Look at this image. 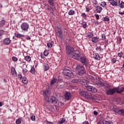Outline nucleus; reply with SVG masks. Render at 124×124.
<instances>
[{
  "label": "nucleus",
  "mask_w": 124,
  "mask_h": 124,
  "mask_svg": "<svg viewBox=\"0 0 124 124\" xmlns=\"http://www.w3.org/2000/svg\"><path fill=\"white\" fill-rule=\"evenodd\" d=\"M12 60L14 61V62H17V61H18V58H17L15 56H13L12 57Z\"/></svg>",
  "instance_id": "40"
},
{
  "label": "nucleus",
  "mask_w": 124,
  "mask_h": 124,
  "mask_svg": "<svg viewBox=\"0 0 124 124\" xmlns=\"http://www.w3.org/2000/svg\"><path fill=\"white\" fill-rule=\"evenodd\" d=\"M27 40H30L31 39L30 37H28L27 38Z\"/></svg>",
  "instance_id": "60"
},
{
  "label": "nucleus",
  "mask_w": 124,
  "mask_h": 124,
  "mask_svg": "<svg viewBox=\"0 0 124 124\" xmlns=\"http://www.w3.org/2000/svg\"><path fill=\"white\" fill-rule=\"evenodd\" d=\"M119 6L121 8H124V2L122 1L121 4H120Z\"/></svg>",
  "instance_id": "42"
},
{
  "label": "nucleus",
  "mask_w": 124,
  "mask_h": 124,
  "mask_svg": "<svg viewBox=\"0 0 124 124\" xmlns=\"http://www.w3.org/2000/svg\"><path fill=\"white\" fill-rule=\"evenodd\" d=\"M93 114H94V115H95V116H97V114H98V112H97V111H94V112H93Z\"/></svg>",
  "instance_id": "53"
},
{
  "label": "nucleus",
  "mask_w": 124,
  "mask_h": 124,
  "mask_svg": "<svg viewBox=\"0 0 124 124\" xmlns=\"http://www.w3.org/2000/svg\"><path fill=\"white\" fill-rule=\"evenodd\" d=\"M120 113L121 116H124V109H120Z\"/></svg>",
  "instance_id": "39"
},
{
  "label": "nucleus",
  "mask_w": 124,
  "mask_h": 124,
  "mask_svg": "<svg viewBox=\"0 0 124 124\" xmlns=\"http://www.w3.org/2000/svg\"><path fill=\"white\" fill-rule=\"evenodd\" d=\"M21 28L23 31H28L30 28V25L27 22H23L21 25Z\"/></svg>",
  "instance_id": "9"
},
{
  "label": "nucleus",
  "mask_w": 124,
  "mask_h": 124,
  "mask_svg": "<svg viewBox=\"0 0 124 124\" xmlns=\"http://www.w3.org/2000/svg\"><path fill=\"white\" fill-rule=\"evenodd\" d=\"M79 62H80L81 63H83V64H84L86 67H88L89 65V60H88L86 57L84 56L79 57Z\"/></svg>",
  "instance_id": "7"
},
{
  "label": "nucleus",
  "mask_w": 124,
  "mask_h": 124,
  "mask_svg": "<svg viewBox=\"0 0 124 124\" xmlns=\"http://www.w3.org/2000/svg\"><path fill=\"white\" fill-rule=\"evenodd\" d=\"M107 88H110L111 87V85H110L109 84H107L106 86Z\"/></svg>",
  "instance_id": "58"
},
{
  "label": "nucleus",
  "mask_w": 124,
  "mask_h": 124,
  "mask_svg": "<svg viewBox=\"0 0 124 124\" xmlns=\"http://www.w3.org/2000/svg\"><path fill=\"white\" fill-rule=\"evenodd\" d=\"M0 7H2V5L0 3Z\"/></svg>",
  "instance_id": "64"
},
{
  "label": "nucleus",
  "mask_w": 124,
  "mask_h": 124,
  "mask_svg": "<svg viewBox=\"0 0 124 124\" xmlns=\"http://www.w3.org/2000/svg\"><path fill=\"white\" fill-rule=\"evenodd\" d=\"M111 111H113V112H115V113L118 114L121 111V109L117 108L116 107H111Z\"/></svg>",
  "instance_id": "15"
},
{
  "label": "nucleus",
  "mask_w": 124,
  "mask_h": 124,
  "mask_svg": "<svg viewBox=\"0 0 124 124\" xmlns=\"http://www.w3.org/2000/svg\"><path fill=\"white\" fill-rule=\"evenodd\" d=\"M93 56V58H94L95 60H97L98 61H99V60H100V56H99V54L97 53H95Z\"/></svg>",
  "instance_id": "22"
},
{
  "label": "nucleus",
  "mask_w": 124,
  "mask_h": 124,
  "mask_svg": "<svg viewBox=\"0 0 124 124\" xmlns=\"http://www.w3.org/2000/svg\"><path fill=\"white\" fill-rule=\"evenodd\" d=\"M22 73L24 74V75H25V74H28V69L26 68H23L22 69Z\"/></svg>",
  "instance_id": "32"
},
{
  "label": "nucleus",
  "mask_w": 124,
  "mask_h": 124,
  "mask_svg": "<svg viewBox=\"0 0 124 124\" xmlns=\"http://www.w3.org/2000/svg\"><path fill=\"white\" fill-rule=\"evenodd\" d=\"M4 34V31L3 30H0V39H1L2 38V35Z\"/></svg>",
  "instance_id": "30"
},
{
  "label": "nucleus",
  "mask_w": 124,
  "mask_h": 124,
  "mask_svg": "<svg viewBox=\"0 0 124 124\" xmlns=\"http://www.w3.org/2000/svg\"><path fill=\"white\" fill-rule=\"evenodd\" d=\"M106 93L108 95H113L117 93V88H109L107 90Z\"/></svg>",
  "instance_id": "8"
},
{
  "label": "nucleus",
  "mask_w": 124,
  "mask_h": 124,
  "mask_svg": "<svg viewBox=\"0 0 124 124\" xmlns=\"http://www.w3.org/2000/svg\"><path fill=\"white\" fill-rule=\"evenodd\" d=\"M74 13H75L74 10H70L69 11L68 14L69 15H74Z\"/></svg>",
  "instance_id": "34"
},
{
  "label": "nucleus",
  "mask_w": 124,
  "mask_h": 124,
  "mask_svg": "<svg viewBox=\"0 0 124 124\" xmlns=\"http://www.w3.org/2000/svg\"><path fill=\"white\" fill-rule=\"evenodd\" d=\"M44 67L45 71H47V70L49 69V65H48L47 63H45L44 65Z\"/></svg>",
  "instance_id": "24"
},
{
  "label": "nucleus",
  "mask_w": 124,
  "mask_h": 124,
  "mask_svg": "<svg viewBox=\"0 0 124 124\" xmlns=\"http://www.w3.org/2000/svg\"><path fill=\"white\" fill-rule=\"evenodd\" d=\"M65 98L67 100H69L71 98V93L69 92H66L64 94Z\"/></svg>",
  "instance_id": "13"
},
{
  "label": "nucleus",
  "mask_w": 124,
  "mask_h": 124,
  "mask_svg": "<svg viewBox=\"0 0 124 124\" xmlns=\"http://www.w3.org/2000/svg\"><path fill=\"white\" fill-rule=\"evenodd\" d=\"M109 20H110V19L109 18V17H108V16H106L103 19V21H104L105 22H107V21H109Z\"/></svg>",
  "instance_id": "36"
},
{
  "label": "nucleus",
  "mask_w": 124,
  "mask_h": 124,
  "mask_svg": "<svg viewBox=\"0 0 124 124\" xmlns=\"http://www.w3.org/2000/svg\"><path fill=\"white\" fill-rule=\"evenodd\" d=\"M99 38L97 37H93L92 38V41L93 43H97L98 42Z\"/></svg>",
  "instance_id": "19"
},
{
  "label": "nucleus",
  "mask_w": 124,
  "mask_h": 124,
  "mask_svg": "<svg viewBox=\"0 0 124 124\" xmlns=\"http://www.w3.org/2000/svg\"><path fill=\"white\" fill-rule=\"evenodd\" d=\"M48 3L50 5H51L52 6H54L55 3H54V0H48Z\"/></svg>",
  "instance_id": "27"
},
{
  "label": "nucleus",
  "mask_w": 124,
  "mask_h": 124,
  "mask_svg": "<svg viewBox=\"0 0 124 124\" xmlns=\"http://www.w3.org/2000/svg\"><path fill=\"white\" fill-rule=\"evenodd\" d=\"M98 124H113V122L111 121H100L99 122Z\"/></svg>",
  "instance_id": "16"
},
{
  "label": "nucleus",
  "mask_w": 124,
  "mask_h": 124,
  "mask_svg": "<svg viewBox=\"0 0 124 124\" xmlns=\"http://www.w3.org/2000/svg\"><path fill=\"white\" fill-rule=\"evenodd\" d=\"M11 70L12 75H17V72L14 67H12Z\"/></svg>",
  "instance_id": "21"
},
{
  "label": "nucleus",
  "mask_w": 124,
  "mask_h": 124,
  "mask_svg": "<svg viewBox=\"0 0 124 124\" xmlns=\"http://www.w3.org/2000/svg\"><path fill=\"white\" fill-rule=\"evenodd\" d=\"M82 26L84 29H86V28H87V24H86V23L85 22L82 23Z\"/></svg>",
  "instance_id": "43"
},
{
  "label": "nucleus",
  "mask_w": 124,
  "mask_h": 124,
  "mask_svg": "<svg viewBox=\"0 0 124 124\" xmlns=\"http://www.w3.org/2000/svg\"><path fill=\"white\" fill-rule=\"evenodd\" d=\"M46 102H51V103H53V104H57V102H58V98L55 96H52L50 98L46 99Z\"/></svg>",
  "instance_id": "10"
},
{
  "label": "nucleus",
  "mask_w": 124,
  "mask_h": 124,
  "mask_svg": "<svg viewBox=\"0 0 124 124\" xmlns=\"http://www.w3.org/2000/svg\"><path fill=\"white\" fill-rule=\"evenodd\" d=\"M58 81H59L60 82H62V79H60V78H59Z\"/></svg>",
  "instance_id": "62"
},
{
  "label": "nucleus",
  "mask_w": 124,
  "mask_h": 124,
  "mask_svg": "<svg viewBox=\"0 0 124 124\" xmlns=\"http://www.w3.org/2000/svg\"><path fill=\"white\" fill-rule=\"evenodd\" d=\"M102 40H106V36L102 35Z\"/></svg>",
  "instance_id": "50"
},
{
  "label": "nucleus",
  "mask_w": 124,
  "mask_h": 124,
  "mask_svg": "<svg viewBox=\"0 0 124 124\" xmlns=\"http://www.w3.org/2000/svg\"><path fill=\"white\" fill-rule=\"evenodd\" d=\"M5 24V21L4 20H2L0 22V27H2Z\"/></svg>",
  "instance_id": "33"
},
{
  "label": "nucleus",
  "mask_w": 124,
  "mask_h": 124,
  "mask_svg": "<svg viewBox=\"0 0 124 124\" xmlns=\"http://www.w3.org/2000/svg\"><path fill=\"white\" fill-rule=\"evenodd\" d=\"M48 54H49V52H48V51H47V50H45V51H44V56H45L46 57L47 56H48Z\"/></svg>",
  "instance_id": "44"
},
{
  "label": "nucleus",
  "mask_w": 124,
  "mask_h": 124,
  "mask_svg": "<svg viewBox=\"0 0 124 124\" xmlns=\"http://www.w3.org/2000/svg\"><path fill=\"white\" fill-rule=\"evenodd\" d=\"M46 6H47L48 10H49L50 11V10H53V8L52 7H51V6H50L49 5L47 4Z\"/></svg>",
  "instance_id": "46"
},
{
  "label": "nucleus",
  "mask_w": 124,
  "mask_h": 124,
  "mask_svg": "<svg viewBox=\"0 0 124 124\" xmlns=\"http://www.w3.org/2000/svg\"><path fill=\"white\" fill-rule=\"evenodd\" d=\"M66 50L67 55H71L72 58L75 60L78 61L80 60V52L78 50H74V48L71 46H66Z\"/></svg>",
  "instance_id": "1"
},
{
  "label": "nucleus",
  "mask_w": 124,
  "mask_h": 124,
  "mask_svg": "<svg viewBox=\"0 0 124 124\" xmlns=\"http://www.w3.org/2000/svg\"><path fill=\"white\" fill-rule=\"evenodd\" d=\"M96 85L98 86V87H103V86H104V82L99 80L98 82L97 81L96 82Z\"/></svg>",
  "instance_id": "18"
},
{
  "label": "nucleus",
  "mask_w": 124,
  "mask_h": 124,
  "mask_svg": "<svg viewBox=\"0 0 124 124\" xmlns=\"http://www.w3.org/2000/svg\"><path fill=\"white\" fill-rule=\"evenodd\" d=\"M56 30L57 35L60 39L62 40V39H63V35L62 34V29H61V28L57 26L56 27Z\"/></svg>",
  "instance_id": "6"
},
{
  "label": "nucleus",
  "mask_w": 124,
  "mask_h": 124,
  "mask_svg": "<svg viewBox=\"0 0 124 124\" xmlns=\"http://www.w3.org/2000/svg\"><path fill=\"white\" fill-rule=\"evenodd\" d=\"M3 81H4V82H5V83H6V79H3Z\"/></svg>",
  "instance_id": "63"
},
{
  "label": "nucleus",
  "mask_w": 124,
  "mask_h": 124,
  "mask_svg": "<svg viewBox=\"0 0 124 124\" xmlns=\"http://www.w3.org/2000/svg\"><path fill=\"white\" fill-rule=\"evenodd\" d=\"M90 92H92V93H96L97 92V90H96L95 88L92 86L91 90H90Z\"/></svg>",
  "instance_id": "31"
},
{
  "label": "nucleus",
  "mask_w": 124,
  "mask_h": 124,
  "mask_svg": "<svg viewBox=\"0 0 124 124\" xmlns=\"http://www.w3.org/2000/svg\"><path fill=\"white\" fill-rule=\"evenodd\" d=\"M25 60L27 61V62H30L31 61V57H30L29 56H27L25 57Z\"/></svg>",
  "instance_id": "35"
},
{
  "label": "nucleus",
  "mask_w": 124,
  "mask_h": 124,
  "mask_svg": "<svg viewBox=\"0 0 124 124\" xmlns=\"http://www.w3.org/2000/svg\"><path fill=\"white\" fill-rule=\"evenodd\" d=\"M64 122H65V120L62 119L61 121H59L58 123L59 124H62L63 123H64Z\"/></svg>",
  "instance_id": "45"
},
{
  "label": "nucleus",
  "mask_w": 124,
  "mask_h": 124,
  "mask_svg": "<svg viewBox=\"0 0 124 124\" xmlns=\"http://www.w3.org/2000/svg\"><path fill=\"white\" fill-rule=\"evenodd\" d=\"M96 11L98 13H101V11H102V7H101L100 6H97L96 7Z\"/></svg>",
  "instance_id": "20"
},
{
  "label": "nucleus",
  "mask_w": 124,
  "mask_h": 124,
  "mask_svg": "<svg viewBox=\"0 0 124 124\" xmlns=\"http://www.w3.org/2000/svg\"><path fill=\"white\" fill-rule=\"evenodd\" d=\"M101 6H102V7H105L106 6V2L105 1L102 2L101 4Z\"/></svg>",
  "instance_id": "37"
},
{
  "label": "nucleus",
  "mask_w": 124,
  "mask_h": 124,
  "mask_svg": "<svg viewBox=\"0 0 124 124\" xmlns=\"http://www.w3.org/2000/svg\"><path fill=\"white\" fill-rule=\"evenodd\" d=\"M31 121H35V116H34V115H32L31 117Z\"/></svg>",
  "instance_id": "48"
},
{
  "label": "nucleus",
  "mask_w": 124,
  "mask_h": 124,
  "mask_svg": "<svg viewBox=\"0 0 124 124\" xmlns=\"http://www.w3.org/2000/svg\"><path fill=\"white\" fill-rule=\"evenodd\" d=\"M87 37L89 38H92V37L93 36V33L92 32H89L87 34Z\"/></svg>",
  "instance_id": "28"
},
{
  "label": "nucleus",
  "mask_w": 124,
  "mask_h": 124,
  "mask_svg": "<svg viewBox=\"0 0 124 124\" xmlns=\"http://www.w3.org/2000/svg\"><path fill=\"white\" fill-rule=\"evenodd\" d=\"M72 82L73 83H78L81 85H84L88 91L90 92L92 91V86L90 85V82L86 79H75L73 80Z\"/></svg>",
  "instance_id": "2"
},
{
  "label": "nucleus",
  "mask_w": 124,
  "mask_h": 124,
  "mask_svg": "<svg viewBox=\"0 0 124 124\" xmlns=\"http://www.w3.org/2000/svg\"><path fill=\"white\" fill-rule=\"evenodd\" d=\"M43 95L44 97H46V99H48L50 97V93H49V90H45L43 92Z\"/></svg>",
  "instance_id": "12"
},
{
  "label": "nucleus",
  "mask_w": 124,
  "mask_h": 124,
  "mask_svg": "<svg viewBox=\"0 0 124 124\" xmlns=\"http://www.w3.org/2000/svg\"><path fill=\"white\" fill-rule=\"evenodd\" d=\"M80 94L81 96L85 97V98H87L88 99L89 98V99H92V100L94 99L93 96L92 95V94L89 91H81L80 93Z\"/></svg>",
  "instance_id": "3"
},
{
  "label": "nucleus",
  "mask_w": 124,
  "mask_h": 124,
  "mask_svg": "<svg viewBox=\"0 0 124 124\" xmlns=\"http://www.w3.org/2000/svg\"><path fill=\"white\" fill-rule=\"evenodd\" d=\"M95 16L97 20H98L99 19V16L98 15L96 14V15H95Z\"/></svg>",
  "instance_id": "52"
},
{
  "label": "nucleus",
  "mask_w": 124,
  "mask_h": 124,
  "mask_svg": "<svg viewBox=\"0 0 124 124\" xmlns=\"http://www.w3.org/2000/svg\"><path fill=\"white\" fill-rule=\"evenodd\" d=\"M47 46L48 47V48H52V47H53V44H52L51 43H48L47 44Z\"/></svg>",
  "instance_id": "38"
},
{
  "label": "nucleus",
  "mask_w": 124,
  "mask_h": 124,
  "mask_svg": "<svg viewBox=\"0 0 124 124\" xmlns=\"http://www.w3.org/2000/svg\"><path fill=\"white\" fill-rule=\"evenodd\" d=\"M116 59L113 58V59H112V62H113L114 63H115V62H116Z\"/></svg>",
  "instance_id": "56"
},
{
  "label": "nucleus",
  "mask_w": 124,
  "mask_h": 124,
  "mask_svg": "<svg viewBox=\"0 0 124 124\" xmlns=\"http://www.w3.org/2000/svg\"><path fill=\"white\" fill-rule=\"evenodd\" d=\"M35 72V69H34V68L32 67V68H31V73H32V74H34Z\"/></svg>",
  "instance_id": "41"
},
{
  "label": "nucleus",
  "mask_w": 124,
  "mask_h": 124,
  "mask_svg": "<svg viewBox=\"0 0 124 124\" xmlns=\"http://www.w3.org/2000/svg\"><path fill=\"white\" fill-rule=\"evenodd\" d=\"M78 70V74L79 76H82L83 74L86 73V70L85 69V67L82 65L81 64H78L77 67Z\"/></svg>",
  "instance_id": "5"
},
{
  "label": "nucleus",
  "mask_w": 124,
  "mask_h": 124,
  "mask_svg": "<svg viewBox=\"0 0 124 124\" xmlns=\"http://www.w3.org/2000/svg\"><path fill=\"white\" fill-rule=\"evenodd\" d=\"M119 13L120 14V15H124V12H119Z\"/></svg>",
  "instance_id": "55"
},
{
  "label": "nucleus",
  "mask_w": 124,
  "mask_h": 124,
  "mask_svg": "<svg viewBox=\"0 0 124 124\" xmlns=\"http://www.w3.org/2000/svg\"><path fill=\"white\" fill-rule=\"evenodd\" d=\"M118 57H120V58H121V57L124 56V53H119L118 54Z\"/></svg>",
  "instance_id": "49"
},
{
  "label": "nucleus",
  "mask_w": 124,
  "mask_h": 124,
  "mask_svg": "<svg viewBox=\"0 0 124 124\" xmlns=\"http://www.w3.org/2000/svg\"><path fill=\"white\" fill-rule=\"evenodd\" d=\"M120 3H121V0H110V4H111L113 6H118V5H120Z\"/></svg>",
  "instance_id": "11"
},
{
  "label": "nucleus",
  "mask_w": 124,
  "mask_h": 124,
  "mask_svg": "<svg viewBox=\"0 0 124 124\" xmlns=\"http://www.w3.org/2000/svg\"><path fill=\"white\" fill-rule=\"evenodd\" d=\"M116 89H117L116 93H122L124 92V87H118L116 88Z\"/></svg>",
  "instance_id": "14"
},
{
  "label": "nucleus",
  "mask_w": 124,
  "mask_h": 124,
  "mask_svg": "<svg viewBox=\"0 0 124 124\" xmlns=\"http://www.w3.org/2000/svg\"><path fill=\"white\" fill-rule=\"evenodd\" d=\"M18 78H19V79H22V75H18Z\"/></svg>",
  "instance_id": "54"
},
{
  "label": "nucleus",
  "mask_w": 124,
  "mask_h": 124,
  "mask_svg": "<svg viewBox=\"0 0 124 124\" xmlns=\"http://www.w3.org/2000/svg\"><path fill=\"white\" fill-rule=\"evenodd\" d=\"M86 10H87V12H89V11H90V8H87Z\"/></svg>",
  "instance_id": "59"
},
{
  "label": "nucleus",
  "mask_w": 124,
  "mask_h": 124,
  "mask_svg": "<svg viewBox=\"0 0 124 124\" xmlns=\"http://www.w3.org/2000/svg\"><path fill=\"white\" fill-rule=\"evenodd\" d=\"M96 51H98V52H101V47H97L96 48Z\"/></svg>",
  "instance_id": "47"
},
{
  "label": "nucleus",
  "mask_w": 124,
  "mask_h": 124,
  "mask_svg": "<svg viewBox=\"0 0 124 124\" xmlns=\"http://www.w3.org/2000/svg\"><path fill=\"white\" fill-rule=\"evenodd\" d=\"M10 42H11V41L10 40V39L8 38L5 39L3 41V43L5 45L10 44Z\"/></svg>",
  "instance_id": "17"
},
{
  "label": "nucleus",
  "mask_w": 124,
  "mask_h": 124,
  "mask_svg": "<svg viewBox=\"0 0 124 124\" xmlns=\"http://www.w3.org/2000/svg\"><path fill=\"white\" fill-rule=\"evenodd\" d=\"M82 16L84 17V19L87 18V15H86V14L85 13L82 14Z\"/></svg>",
  "instance_id": "51"
},
{
  "label": "nucleus",
  "mask_w": 124,
  "mask_h": 124,
  "mask_svg": "<svg viewBox=\"0 0 124 124\" xmlns=\"http://www.w3.org/2000/svg\"><path fill=\"white\" fill-rule=\"evenodd\" d=\"M63 74L65 75V76H67L69 78H73L74 77L73 72L68 68H66L63 69Z\"/></svg>",
  "instance_id": "4"
},
{
  "label": "nucleus",
  "mask_w": 124,
  "mask_h": 124,
  "mask_svg": "<svg viewBox=\"0 0 124 124\" xmlns=\"http://www.w3.org/2000/svg\"><path fill=\"white\" fill-rule=\"evenodd\" d=\"M22 82L24 84H28V79L26 77H23L22 78Z\"/></svg>",
  "instance_id": "26"
},
{
  "label": "nucleus",
  "mask_w": 124,
  "mask_h": 124,
  "mask_svg": "<svg viewBox=\"0 0 124 124\" xmlns=\"http://www.w3.org/2000/svg\"><path fill=\"white\" fill-rule=\"evenodd\" d=\"M57 81V78H53L50 82L51 86H53L55 83H56Z\"/></svg>",
  "instance_id": "25"
},
{
  "label": "nucleus",
  "mask_w": 124,
  "mask_h": 124,
  "mask_svg": "<svg viewBox=\"0 0 124 124\" xmlns=\"http://www.w3.org/2000/svg\"><path fill=\"white\" fill-rule=\"evenodd\" d=\"M2 106V103H1V102H0V107H1Z\"/></svg>",
  "instance_id": "61"
},
{
  "label": "nucleus",
  "mask_w": 124,
  "mask_h": 124,
  "mask_svg": "<svg viewBox=\"0 0 124 124\" xmlns=\"http://www.w3.org/2000/svg\"><path fill=\"white\" fill-rule=\"evenodd\" d=\"M22 123V118H18V119H16V124H20Z\"/></svg>",
  "instance_id": "29"
},
{
  "label": "nucleus",
  "mask_w": 124,
  "mask_h": 124,
  "mask_svg": "<svg viewBox=\"0 0 124 124\" xmlns=\"http://www.w3.org/2000/svg\"><path fill=\"white\" fill-rule=\"evenodd\" d=\"M15 35L17 38H21V37H24V36H25L24 35L20 33H15Z\"/></svg>",
  "instance_id": "23"
},
{
  "label": "nucleus",
  "mask_w": 124,
  "mask_h": 124,
  "mask_svg": "<svg viewBox=\"0 0 124 124\" xmlns=\"http://www.w3.org/2000/svg\"><path fill=\"white\" fill-rule=\"evenodd\" d=\"M46 124H53V123L47 121Z\"/></svg>",
  "instance_id": "57"
}]
</instances>
